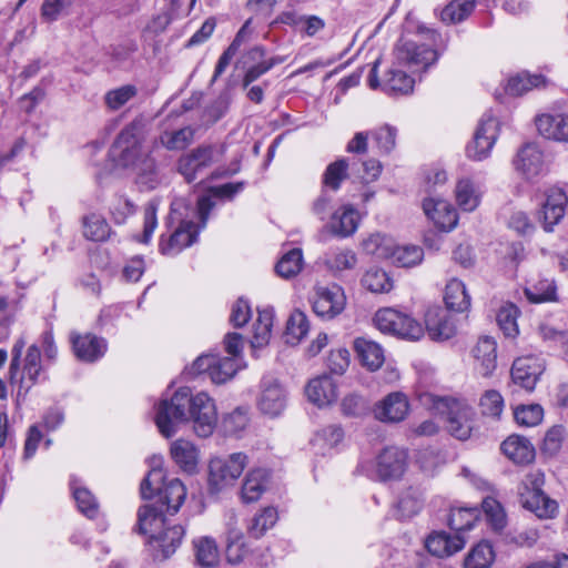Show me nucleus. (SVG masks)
<instances>
[{
	"instance_id": "f257e3e1",
	"label": "nucleus",
	"mask_w": 568,
	"mask_h": 568,
	"mask_svg": "<svg viewBox=\"0 0 568 568\" xmlns=\"http://www.w3.org/2000/svg\"><path fill=\"white\" fill-rule=\"evenodd\" d=\"M193 423L199 437H209L217 423L214 400L204 392L192 395L189 387L179 388L170 399H162L155 414V424L160 433L172 437L180 424Z\"/></svg>"
},
{
	"instance_id": "f03ea898",
	"label": "nucleus",
	"mask_w": 568,
	"mask_h": 568,
	"mask_svg": "<svg viewBox=\"0 0 568 568\" xmlns=\"http://www.w3.org/2000/svg\"><path fill=\"white\" fill-rule=\"evenodd\" d=\"M145 125L142 119H135L124 126L110 149L115 165L132 168L138 172V182L146 189L159 184L156 164L144 145Z\"/></svg>"
},
{
	"instance_id": "7ed1b4c3",
	"label": "nucleus",
	"mask_w": 568,
	"mask_h": 568,
	"mask_svg": "<svg viewBox=\"0 0 568 568\" xmlns=\"http://www.w3.org/2000/svg\"><path fill=\"white\" fill-rule=\"evenodd\" d=\"M140 491L143 499L158 496L161 507L165 506L166 513L171 515L178 513L186 497V488L183 483L178 478L165 481V475L161 467H153L149 471L141 483Z\"/></svg>"
},
{
	"instance_id": "20e7f679",
	"label": "nucleus",
	"mask_w": 568,
	"mask_h": 568,
	"mask_svg": "<svg viewBox=\"0 0 568 568\" xmlns=\"http://www.w3.org/2000/svg\"><path fill=\"white\" fill-rule=\"evenodd\" d=\"M247 465L248 457L244 453H233L225 458H211L207 475L209 491L220 494L233 487Z\"/></svg>"
},
{
	"instance_id": "39448f33",
	"label": "nucleus",
	"mask_w": 568,
	"mask_h": 568,
	"mask_svg": "<svg viewBox=\"0 0 568 568\" xmlns=\"http://www.w3.org/2000/svg\"><path fill=\"white\" fill-rule=\"evenodd\" d=\"M374 324L383 334L404 339L417 341L424 335V327L418 321L394 308L377 311Z\"/></svg>"
},
{
	"instance_id": "423d86ee",
	"label": "nucleus",
	"mask_w": 568,
	"mask_h": 568,
	"mask_svg": "<svg viewBox=\"0 0 568 568\" xmlns=\"http://www.w3.org/2000/svg\"><path fill=\"white\" fill-rule=\"evenodd\" d=\"M435 408L446 415L448 432L459 440L470 437L473 430V409L467 404L454 398H439Z\"/></svg>"
},
{
	"instance_id": "0eeeda50",
	"label": "nucleus",
	"mask_w": 568,
	"mask_h": 568,
	"mask_svg": "<svg viewBox=\"0 0 568 568\" xmlns=\"http://www.w3.org/2000/svg\"><path fill=\"white\" fill-rule=\"evenodd\" d=\"M245 367L242 358L220 357L214 354L199 356L192 364V374L207 373L215 384H223L234 377L239 369Z\"/></svg>"
},
{
	"instance_id": "6e6552de",
	"label": "nucleus",
	"mask_w": 568,
	"mask_h": 568,
	"mask_svg": "<svg viewBox=\"0 0 568 568\" xmlns=\"http://www.w3.org/2000/svg\"><path fill=\"white\" fill-rule=\"evenodd\" d=\"M408 469V452L397 446H387L375 458V478L379 481L400 480Z\"/></svg>"
},
{
	"instance_id": "1a4fd4ad",
	"label": "nucleus",
	"mask_w": 568,
	"mask_h": 568,
	"mask_svg": "<svg viewBox=\"0 0 568 568\" xmlns=\"http://www.w3.org/2000/svg\"><path fill=\"white\" fill-rule=\"evenodd\" d=\"M568 212V190L564 185L555 184L544 192V201L538 213L546 232H551Z\"/></svg>"
},
{
	"instance_id": "9d476101",
	"label": "nucleus",
	"mask_w": 568,
	"mask_h": 568,
	"mask_svg": "<svg viewBox=\"0 0 568 568\" xmlns=\"http://www.w3.org/2000/svg\"><path fill=\"white\" fill-rule=\"evenodd\" d=\"M223 152V145H200L180 156L178 160V172L182 174L187 182H193L200 173L214 163L216 155H221Z\"/></svg>"
},
{
	"instance_id": "9b49d317",
	"label": "nucleus",
	"mask_w": 568,
	"mask_h": 568,
	"mask_svg": "<svg viewBox=\"0 0 568 568\" xmlns=\"http://www.w3.org/2000/svg\"><path fill=\"white\" fill-rule=\"evenodd\" d=\"M499 133V122L493 115H484L474 134V139L466 146V154L474 161L488 158Z\"/></svg>"
},
{
	"instance_id": "f8f14e48",
	"label": "nucleus",
	"mask_w": 568,
	"mask_h": 568,
	"mask_svg": "<svg viewBox=\"0 0 568 568\" xmlns=\"http://www.w3.org/2000/svg\"><path fill=\"white\" fill-rule=\"evenodd\" d=\"M515 171L526 181L535 182L546 173L542 151L535 143H526L513 159Z\"/></svg>"
},
{
	"instance_id": "ddd939ff",
	"label": "nucleus",
	"mask_w": 568,
	"mask_h": 568,
	"mask_svg": "<svg viewBox=\"0 0 568 568\" xmlns=\"http://www.w3.org/2000/svg\"><path fill=\"white\" fill-rule=\"evenodd\" d=\"M394 52L396 62L399 65L416 70L426 69L438 59V54L435 50L407 39H400Z\"/></svg>"
},
{
	"instance_id": "4468645a",
	"label": "nucleus",
	"mask_w": 568,
	"mask_h": 568,
	"mask_svg": "<svg viewBox=\"0 0 568 568\" xmlns=\"http://www.w3.org/2000/svg\"><path fill=\"white\" fill-rule=\"evenodd\" d=\"M345 304L346 297L341 286L315 287L312 297V307L318 317L332 320L343 312Z\"/></svg>"
},
{
	"instance_id": "2eb2a0df",
	"label": "nucleus",
	"mask_w": 568,
	"mask_h": 568,
	"mask_svg": "<svg viewBox=\"0 0 568 568\" xmlns=\"http://www.w3.org/2000/svg\"><path fill=\"white\" fill-rule=\"evenodd\" d=\"M545 371L544 361L537 356H523L514 361L511 366L513 382L526 389L532 392L540 375Z\"/></svg>"
},
{
	"instance_id": "dca6fc26",
	"label": "nucleus",
	"mask_w": 568,
	"mask_h": 568,
	"mask_svg": "<svg viewBox=\"0 0 568 568\" xmlns=\"http://www.w3.org/2000/svg\"><path fill=\"white\" fill-rule=\"evenodd\" d=\"M409 412V402L406 394L393 392L377 402L373 408L374 417L383 423H399Z\"/></svg>"
},
{
	"instance_id": "f3484780",
	"label": "nucleus",
	"mask_w": 568,
	"mask_h": 568,
	"mask_svg": "<svg viewBox=\"0 0 568 568\" xmlns=\"http://www.w3.org/2000/svg\"><path fill=\"white\" fill-rule=\"evenodd\" d=\"M286 394L278 382L271 377H265L261 383V394L257 399L260 410L268 416H278L285 408Z\"/></svg>"
},
{
	"instance_id": "a211bd4d",
	"label": "nucleus",
	"mask_w": 568,
	"mask_h": 568,
	"mask_svg": "<svg viewBox=\"0 0 568 568\" xmlns=\"http://www.w3.org/2000/svg\"><path fill=\"white\" fill-rule=\"evenodd\" d=\"M201 229H203L202 223L196 226L193 221L181 220L178 229L170 235L168 241L161 239V253L169 256L179 254L183 248L196 241Z\"/></svg>"
},
{
	"instance_id": "6ab92c4d",
	"label": "nucleus",
	"mask_w": 568,
	"mask_h": 568,
	"mask_svg": "<svg viewBox=\"0 0 568 568\" xmlns=\"http://www.w3.org/2000/svg\"><path fill=\"white\" fill-rule=\"evenodd\" d=\"M425 214L443 231H452L458 222L454 206L443 199L428 197L423 202Z\"/></svg>"
},
{
	"instance_id": "aec40b11",
	"label": "nucleus",
	"mask_w": 568,
	"mask_h": 568,
	"mask_svg": "<svg viewBox=\"0 0 568 568\" xmlns=\"http://www.w3.org/2000/svg\"><path fill=\"white\" fill-rule=\"evenodd\" d=\"M237 518L235 513L231 511L226 524V550L225 556L231 565H239L250 556V548L244 540L243 532L236 527Z\"/></svg>"
},
{
	"instance_id": "412c9836",
	"label": "nucleus",
	"mask_w": 568,
	"mask_h": 568,
	"mask_svg": "<svg viewBox=\"0 0 568 568\" xmlns=\"http://www.w3.org/2000/svg\"><path fill=\"white\" fill-rule=\"evenodd\" d=\"M474 367L483 376L489 377L497 366V344L489 336L478 339L473 351Z\"/></svg>"
},
{
	"instance_id": "4be33fe9",
	"label": "nucleus",
	"mask_w": 568,
	"mask_h": 568,
	"mask_svg": "<svg viewBox=\"0 0 568 568\" xmlns=\"http://www.w3.org/2000/svg\"><path fill=\"white\" fill-rule=\"evenodd\" d=\"M70 339L75 356L83 362H94L102 357L106 351L105 339L93 334L71 333Z\"/></svg>"
},
{
	"instance_id": "5701e85b",
	"label": "nucleus",
	"mask_w": 568,
	"mask_h": 568,
	"mask_svg": "<svg viewBox=\"0 0 568 568\" xmlns=\"http://www.w3.org/2000/svg\"><path fill=\"white\" fill-rule=\"evenodd\" d=\"M305 394L311 403L317 407H326L337 399V385L327 375H322L310 381Z\"/></svg>"
},
{
	"instance_id": "b1692460",
	"label": "nucleus",
	"mask_w": 568,
	"mask_h": 568,
	"mask_svg": "<svg viewBox=\"0 0 568 568\" xmlns=\"http://www.w3.org/2000/svg\"><path fill=\"white\" fill-rule=\"evenodd\" d=\"M425 323L428 335L433 341H446L456 334L454 318L439 307L427 311Z\"/></svg>"
},
{
	"instance_id": "393cba45",
	"label": "nucleus",
	"mask_w": 568,
	"mask_h": 568,
	"mask_svg": "<svg viewBox=\"0 0 568 568\" xmlns=\"http://www.w3.org/2000/svg\"><path fill=\"white\" fill-rule=\"evenodd\" d=\"M270 483V473L265 468H253L246 473L242 481L240 498L244 504L260 500Z\"/></svg>"
},
{
	"instance_id": "a878e982",
	"label": "nucleus",
	"mask_w": 568,
	"mask_h": 568,
	"mask_svg": "<svg viewBox=\"0 0 568 568\" xmlns=\"http://www.w3.org/2000/svg\"><path fill=\"white\" fill-rule=\"evenodd\" d=\"M464 546L465 539L459 534L449 535L446 531H434L425 541L427 550L439 558L449 557L462 550Z\"/></svg>"
},
{
	"instance_id": "bb28decb",
	"label": "nucleus",
	"mask_w": 568,
	"mask_h": 568,
	"mask_svg": "<svg viewBox=\"0 0 568 568\" xmlns=\"http://www.w3.org/2000/svg\"><path fill=\"white\" fill-rule=\"evenodd\" d=\"M359 224V214L352 205H343L331 216L327 224L329 232L341 239L353 235Z\"/></svg>"
},
{
	"instance_id": "cd10ccee",
	"label": "nucleus",
	"mask_w": 568,
	"mask_h": 568,
	"mask_svg": "<svg viewBox=\"0 0 568 568\" xmlns=\"http://www.w3.org/2000/svg\"><path fill=\"white\" fill-rule=\"evenodd\" d=\"M503 454L518 465L529 464L535 459V447L531 442L520 435L508 436L500 445Z\"/></svg>"
},
{
	"instance_id": "c85d7f7f",
	"label": "nucleus",
	"mask_w": 568,
	"mask_h": 568,
	"mask_svg": "<svg viewBox=\"0 0 568 568\" xmlns=\"http://www.w3.org/2000/svg\"><path fill=\"white\" fill-rule=\"evenodd\" d=\"M538 132L546 139L568 142V115L541 114L536 118Z\"/></svg>"
},
{
	"instance_id": "c756f323",
	"label": "nucleus",
	"mask_w": 568,
	"mask_h": 568,
	"mask_svg": "<svg viewBox=\"0 0 568 568\" xmlns=\"http://www.w3.org/2000/svg\"><path fill=\"white\" fill-rule=\"evenodd\" d=\"M243 190V183H225L210 189V195H205L197 201V216L202 227H205L211 210L215 206L212 196L220 199H232L236 193Z\"/></svg>"
},
{
	"instance_id": "7c9ffc66",
	"label": "nucleus",
	"mask_w": 568,
	"mask_h": 568,
	"mask_svg": "<svg viewBox=\"0 0 568 568\" xmlns=\"http://www.w3.org/2000/svg\"><path fill=\"white\" fill-rule=\"evenodd\" d=\"M523 506L540 519H550L558 513V504L544 490L525 491L521 494Z\"/></svg>"
},
{
	"instance_id": "2f4dec72",
	"label": "nucleus",
	"mask_w": 568,
	"mask_h": 568,
	"mask_svg": "<svg viewBox=\"0 0 568 568\" xmlns=\"http://www.w3.org/2000/svg\"><path fill=\"white\" fill-rule=\"evenodd\" d=\"M170 452L173 460L183 471L193 474L197 470L200 453L192 442L176 439L171 444Z\"/></svg>"
},
{
	"instance_id": "473e14b6",
	"label": "nucleus",
	"mask_w": 568,
	"mask_h": 568,
	"mask_svg": "<svg viewBox=\"0 0 568 568\" xmlns=\"http://www.w3.org/2000/svg\"><path fill=\"white\" fill-rule=\"evenodd\" d=\"M164 526L162 507L159 509L154 505H144L138 511V531L149 535L151 542L158 536Z\"/></svg>"
},
{
	"instance_id": "72a5a7b5",
	"label": "nucleus",
	"mask_w": 568,
	"mask_h": 568,
	"mask_svg": "<svg viewBox=\"0 0 568 568\" xmlns=\"http://www.w3.org/2000/svg\"><path fill=\"white\" fill-rule=\"evenodd\" d=\"M343 439V428L339 425H328L315 433L311 444L316 454L326 455L335 449Z\"/></svg>"
},
{
	"instance_id": "f704fd0d",
	"label": "nucleus",
	"mask_w": 568,
	"mask_h": 568,
	"mask_svg": "<svg viewBox=\"0 0 568 568\" xmlns=\"http://www.w3.org/2000/svg\"><path fill=\"white\" fill-rule=\"evenodd\" d=\"M355 351L361 359V363L369 371H377L384 363V351L379 344L359 337L354 342Z\"/></svg>"
},
{
	"instance_id": "c9c22d12",
	"label": "nucleus",
	"mask_w": 568,
	"mask_h": 568,
	"mask_svg": "<svg viewBox=\"0 0 568 568\" xmlns=\"http://www.w3.org/2000/svg\"><path fill=\"white\" fill-rule=\"evenodd\" d=\"M444 302L448 310L454 312H465L470 306V296L466 285L458 278H452L445 287Z\"/></svg>"
},
{
	"instance_id": "e433bc0d",
	"label": "nucleus",
	"mask_w": 568,
	"mask_h": 568,
	"mask_svg": "<svg viewBox=\"0 0 568 568\" xmlns=\"http://www.w3.org/2000/svg\"><path fill=\"white\" fill-rule=\"evenodd\" d=\"M457 205L465 212L475 211L481 199L479 187L469 179H460L455 189Z\"/></svg>"
},
{
	"instance_id": "4c0bfd02",
	"label": "nucleus",
	"mask_w": 568,
	"mask_h": 568,
	"mask_svg": "<svg viewBox=\"0 0 568 568\" xmlns=\"http://www.w3.org/2000/svg\"><path fill=\"white\" fill-rule=\"evenodd\" d=\"M264 50L261 47L253 48L247 57L251 60L257 61L256 64L250 67L243 78V85L246 88L252 82L257 80L260 77L268 72L274 65L282 62L280 58H271L268 60H264Z\"/></svg>"
},
{
	"instance_id": "58836bf2",
	"label": "nucleus",
	"mask_w": 568,
	"mask_h": 568,
	"mask_svg": "<svg viewBox=\"0 0 568 568\" xmlns=\"http://www.w3.org/2000/svg\"><path fill=\"white\" fill-rule=\"evenodd\" d=\"M546 85L545 77L540 74H530L527 72H520L508 79L505 88L506 93L510 95H521L534 88H540Z\"/></svg>"
},
{
	"instance_id": "ea45409f",
	"label": "nucleus",
	"mask_w": 568,
	"mask_h": 568,
	"mask_svg": "<svg viewBox=\"0 0 568 568\" xmlns=\"http://www.w3.org/2000/svg\"><path fill=\"white\" fill-rule=\"evenodd\" d=\"M274 311L264 308L258 311L257 320L254 324V333L251 345L254 349L268 344L273 326Z\"/></svg>"
},
{
	"instance_id": "a19ab883",
	"label": "nucleus",
	"mask_w": 568,
	"mask_h": 568,
	"mask_svg": "<svg viewBox=\"0 0 568 568\" xmlns=\"http://www.w3.org/2000/svg\"><path fill=\"white\" fill-rule=\"evenodd\" d=\"M184 532L185 530L182 526H172L166 528L164 531H160L152 544H155L154 546L161 549L163 558H168L174 554L176 548L180 546Z\"/></svg>"
},
{
	"instance_id": "79ce46f5",
	"label": "nucleus",
	"mask_w": 568,
	"mask_h": 568,
	"mask_svg": "<svg viewBox=\"0 0 568 568\" xmlns=\"http://www.w3.org/2000/svg\"><path fill=\"white\" fill-rule=\"evenodd\" d=\"M424 499L422 494L414 488L404 490L397 501L396 513L402 519H408L417 515L423 508Z\"/></svg>"
},
{
	"instance_id": "37998d69",
	"label": "nucleus",
	"mask_w": 568,
	"mask_h": 568,
	"mask_svg": "<svg viewBox=\"0 0 568 568\" xmlns=\"http://www.w3.org/2000/svg\"><path fill=\"white\" fill-rule=\"evenodd\" d=\"M382 87L388 94H407L413 90L414 80L404 71L392 68L386 73Z\"/></svg>"
},
{
	"instance_id": "c03bdc74",
	"label": "nucleus",
	"mask_w": 568,
	"mask_h": 568,
	"mask_svg": "<svg viewBox=\"0 0 568 568\" xmlns=\"http://www.w3.org/2000/svg\"><path fill=\"white\" fill-rule=\"evenodd\" d=\"M480 510L476 507L453 508L448 517L449 527L456 532L470 530L478 520Z\"/></svg>"
},
{
	"instance_id": "a18cd8bd",
	"label": "nucleus",
	"mask_w": 568,
	"mask_h": 568,
	"mask_svg": "<svg viewBox=\"0 0 568 568\" xmlns=\"http://www.w3.org/2000/svg\"><path fill=\"white\" fill-rule=\"evenodd\" d=\"M495 560L493 546L483 540L478 542L466 556L465 568H489Z\"/></svg>"
},
{
	"instance_id": "49530a36",
	"label": "nucleus",
	"mask_w": 568,
	"mask_h": 568,
	"mask_svg": "<svg viewBox=\"0 0 568 568\" xmlns=\"http://www.w3.org/2000/svg\"><path fill=\"white\" fill-rule=\"evenodd\" d=\"M519 313L518 307L513 303H505L499 307L496 321L506 337L515 338L518 335L517 318Z\"/></svg>"
},
{
	"instance_id": "de8ad7c7",
	"label": "nucleus",
	"mask_w": 568,
	"mask_h": 568,
	"mask_svg": "<svg viewBox=\"0 0 568 568\" xmlns=\"http://www.w3.org/2000/svg\"><path fill=\"white\" fill-rule=\"evenodd\" d=\"M424 258V251L417 245L397 246L394 244L389 260L400 267H413L418 265Z\"/></svg>"
},
{
	"instance_id": "09e8293b",
	"label": "nucleus",
	"mask_w": 568,
	"mask_h": 568,
	"mask_svg": "<svg viewBox=\"0 0 568 568\" xmlns=\"http://www.w3.org/2000/svg\"><path fill=\"white\" fill-rule=\"evenodd\" d=\"M70 485L79 510L88 518H94L99 514L95 497L85 487L78 486L77 479H72Z\"/></svg>"
},
{
	"instance_id": "8fccbe9b",
	"label": "nucleus",
	"mask_w": 568,
	"mask_h": 568,
	"mask_svg": "<svg viewBox=\"0 0 568 568\" xmlns=\"http://www.w3.org/2000/svg\"><path fill=\"white\" fill-rule=\"evenodd\" d=\"M110 232V226L103 216L92 213L83 217V234L88 240L105 241Z\"/></svg>"
},
{
	"instance_id": "3c124183",
	"label": "nucleus",
	"mask_w": 568,
	"mask_h": 568,
	"mask_svg": "<svg viewBox=\"0 0 568 568\" xmlns=\"http://www.w3.org/2000/svg\"><path fill=\"white\" fill-rule=\"evenodd\" d=\"M363 250L378 258H389L394 248V240L385 234L375 233L362 243Z\"/></svg>"
},
{
	"instance_id": "603ef678",
	"label": "nucleus",
	"mask_w": 568,
	"mask_h": 568,
	"mask_svg": "<svg viewBox=\"0 0 568 568\" xmlns=\"http://www.w3.org/2000/svg\"><path fill=\"white\" fill-rule=\"evenodd\" d=\"M476 0H452L440 12L445 23H458L465 20L474 10Z\"/></svg>"
},
{
	"instance_id": "864d4df0",
	"label": "nucleus",
	"mask_w": 568,
	"mask_h": 568,
	"mask_svg": "<svg viewBox=\"0 0 568 568\" xmlns=\"http://www.w3.org/2000/svg\"><path fill=\"white\" fill-rule=\"evenodd\" d=\"M277 519V510L274 507H265L253 517L247 531L252 537L261 538L276 524Z\"/></svg>"
},
{
	"instance_id": "5fc2aeb1",
	"label": "nucleus",
	"mask_w": 568,
	"mask_h": 568,
	"mask_svg": "<svg viewBox=\"0 0 568 568\" xmlns=\"http://www.w3.org/2000/svg\"><path fill=\"white\" fill-rule=\"evenodd\" d=\"M303 267L302 250L293 248L285 253L277 262L275 270L278 276L291 278L296 276Z\"/></svg>"
},
{
	"instance_id": "6e6d98bb",
	"label": "nucleus",
	"mask_w": 568,
	"mask_h": 568,
	"mask_svg": "<svg viewBox=\"0 0 568 568\" xmlns=\"http://www.w3.org/2000/svg\"><path fill=\"white\" fill-rule=\"evenodd\" d=\"M196 560L201 566L212 567L219 561V548L211 537H201L194 540Z\"/></svg>"
},
{
	"instance_id": "4d7b16f0",
	"label": "nucleus",
	"mask_w": 568,
	"mask_h": 568,
	"mask_svg": "<svg viewBox=\"0 0 568 568\" xmlns=\"http://www.w3.org/2000/svg\"><path fill=\"white\" fill-rule=\"evenodd\" d=\"M194 130L185 126L176 131H164L160 135L161 144L168 150H183L192 143Z\"/></svg>"
},
{
	"instance_id": "13d9d810",
	"label": "nucleus",
	"mask_w": 568,
	"mask_h": 568,
	"mask_svg": "<svg viewBox=\"0 0 568 568\" xmlns=\"http://www.w3.org/2000/svg\"><path fill=\"white\" fill-rule=\"evenodd\" d=\"M324 263L334 272H343L354 268L357 257L352 250H332L326 253Z\"/></svg>"
},
{
	"instance_id": "bf43d9fd",
	"label": "nucleus",
	"mask_w": 568,
	"mask_h": 568,
	"mask_svg": "<svg viewBox=\"0 0 568 568\" xmlns=\"http://www.w3.org/2000/svg\"><path fill=\"white\" fill-rule=\"evenodd\" d=\"M310 325L306 315L301 311H294L286 325V342L297 344L308 333Z\"/></svg>"
},
{
	"instance_id": "052dcab7",
	"label": "nucleus",
	"mask_w": 568,
	"mask_h": 568,
	"mask_svg": "<svg viewBox=\"0 0 568 568\" xmlns=\"http://www.w3.org/2000/svg\"><path fill=\"white\" fill-rule=\"evenodd\" d=\"M362 284L365 288L373 293H385L393 287L392 280L387 273L377 267H372L366 271L362 278Z\"/></svg>"
},
{
	"instance_id": "680f3d73",
	"label": "nucleus",
	"mask_w": 568,
	"mask_h": 568,
	"mask_svg": "<svg viewBox=\"0 0 568 568\" xmlns=\"http://www.w3.org/2000/svg\"><path fill=\"white\" fill-rule=\"evenodd\" d=\"M41 372V352L38 345L32 344L27 351L24 358L23 371L20 378L21 384L28 379L30 385H33L38 381V376Z\"/></svg>"
},
{
	"instance_id": "e2e57ef3",
	"label": "nucleus",
	"mask_w": 568,
	"mask_h": 568,
	"mask_svg": "<svg viewBox=\"0 0 568 568\" xmlns=\"http://www.w3.org/2000/svg\"><path fill=\"white\" fill-rule=\"evenodd\" d=\"M505 402L501 394L495 389L486 390L479 399L480 413L484 416L499 418L503 414Z\"/></svg>"
},
{
	"instance_id": "0e129e2a",
	"label": "nucleus",
	"mask_w": 568,
	"mask_h": 568,
	"mask_svg": "<svg viewBox=\"0 0 568 568\" xmlns=\"http://www.w3.org/2000/svg\"><path fill=\"white\" fill-rule=\"evenodd\" d=\"M348 163L345 159H338L331 163L323 174V185L332 191H337L341 183L347 178Z\"/></svg>"
},
{
	"instance_id": "69168bd1",
	"label": "nucleus",
	"mask_w": 568,
	"mask_h": 568,
	"mask_svg": "<svg viewBox=\"0 0 568 568\" xmlns=\"http://www.w3.org/2000/svg\"><path fill=\"white\" fill-rule=\"evenodd\" d=\"M136 94V87L132 84H125L120 88L108 91L104 95V103L106 108L111 111H116L124 106Z\"/></svg>"
},
{
	"instance_id": "338daca9",
	"label": "nucleus",
	"mask_w": 568,
	"mask_h": 568,
	"mask_svg": "<svg viewBox=\"0 0 568 568\" xmlns=\"http://www.w3.org/2000/svg\"><path fill=\"white\" fill-rule=\"evenodd\" d=\"M525 295L531 303L556 301V285L552 280H541L531 287L525 288Z\"/></svg>"
},
{
	"instance_id": "774afa93",
	"label": "nucleus",
	"mask_w": 568,
	"mask_h": 568,
	"mask_svg": "<svg viewBox=\"0 0 568 568\" xmlns=\"http://www.w3.org/2000/svg\"><path fill=\"white\" fill-rule=\"evenodd\" d=\"M515 420L526 427L538 425L544 417V409L539 404L520 405L514 410Z\"/></svg>"
}]
</instances>
